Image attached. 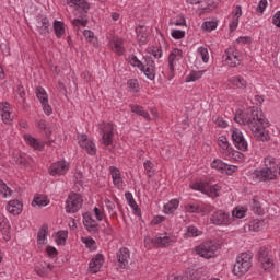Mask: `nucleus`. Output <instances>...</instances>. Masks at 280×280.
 Here are the masks:
<instances>
[{"label":"nucleus","mask_w":280,"mask_h":280,"mask_svg":"<svg viewBox=\"0 0 280 280\" xmlns=\"http://www.w3.org/2000/svg\"><path fill=\"white\" fill-rule=\"evenodd\" d=\"M83 36L88 40V43H93V45H95V40H96L95 33H93L92 31H89V30H84Z\"/></svg>","instance_id":"13d9d810"},{"label":"nucleus","mask_w":280,"mask_h":280,"mask_svg":"<svg viewBox=\"0 0 280 280\" xmlns=\"http://www.w3.org/2000/svg\"><path fill=\"white\" fill-rule=\"evenodd\" d=\"M52 27L57 38H62V36H65V22L55 20Z\"/></svg>","instance_id":"c9c22d12"},{"label":"nucleus","mask_w":280,"mask_h":280,"mask_svg":"<svg viewBox=\"0 0 280 280\" xmlns=\"http://www.w3.org/2000/svg\"><path fill=\"white\" fill-rule=\"evenodd\" d=\"M184 54L183 50L178 48H174L167 58L168 69L166 70V78L167 80H174V72L176 71V67L180 65V60H183Z\"/></svg>","instance_id":"20e7f679"},{"label":"nucleus","mask_w":280,"mask_h":280,"mask_svg":"<svg viewBox=\"0 0 280 280\" xmlns=\"http://www.w3.org/2000/svg\"><path fill=\"white\" fill-rule=\"evenodd\" d=\"M67 172H69V164H67V161H57L49 167L50 176H65Z\"/></svg>","instance_id":"a211bd4d"},{"label":"nucleus","mask_w":280,"mask_h":280,"mask_svg":"<svg viewBox=\"0 0 280 280\" xmlns=\"http://www.w3.org/2000/svg\"><path fill=\"white\" fill-rule=\"evenodd\" d=\"M197 58H200L205 65L209 62V49L207 47H199L197 49Z\"/></svg>","instance_id":"79ce46f5"},{"label":"nucleus","mask_w":280,"mask_h":280,"mask_svg":"<svg viewBox=\"0 0 280 280\" xmlns=\"http://www.w3.org/2000/svg\"><path fill=\"white\" fill-rule=\"evenodd\" d=\"M127 86L130 93H139V81L137 79H129Z\"/></svg>","instance_id":"8fccbe9b"},{"label":"nucleus","mask_w":280,"mask_h":280,"mask_svg":"<svg viewBox=\"0 0 280 280\" xmlns=\"http://www.w3.org/2000/svg\"><path fill=\"white\" fill-rule=\"evenodd\" d=\"M218 145L220 148L221 154H223L224 159L228 161H231V159H235V154H237V151L231 147V143L229 142V138L226 136H220L218 138Z\"/></svg>","instance_id":"9d476101"},{"label":"nucleus","mask_w":280,"mask_h":280,"mask_svg":"<svg viewBox=\"0 0 280 280\" xmlns=\"http://www.w3.org/2000/svg\"><path fill=\"white\" fill-rule=\"evenodd\" d=\"M129 62H130V65L132 66V67H137L138 69H143V62H141V60H139V58H137V56H135V55H131L130 57H129Z\"/></svg>","instance_id":"4d7b16f0"},{"label":"nucleus","mask_w":280,"mask_h":280,"mask_svg":"<svg viewBox=\"0 0 280 280\" xmlns=\"http://www.w3.org/2000/svg\"><path fill=\"white\" fill-rule=\"evenodd\" d=\"M35 93L40 104H45L46 102H49V96L47 95V91H45L42 86L36 88Z\"/></svg>","instance_id":"a19ab883"},{"label":"nucleus","mask_w":280,"mask_h":280,"mask_svg":"<svg viewBox=\"0 0 280 280\" xmlns=\"http://www.w3.org/2000/svg\"><path fill=\"white\" fill-rule=\"evenodd\" d=\"M218 250V246H215L212 242H206L195 248V252L199 257H203V259H211L215 257V252Z\"/></svg>","instance_id":"ddd939ff"},{"label":"nucleus","mask_w":280,"mask_h":280,"mask_svg":"<svg viewBox=\"0 0 280 280\" xmlns=\"http://www.w3.org/2000/svg\"><path fill=\"white\" fill-rule=\"evenodd\" d=\"M1 118L3 124H12L14 115H12V106L10 103H0Z\"/></svg>","instance_id":"6ab92c4d"},{"label":"nucleus","mask_w":280,"mask_h":280,"mask_svg":"<svg viewBox=\"0 0 280 280\" xmlns=\"http://www.w3.org/2000/svg\"><path fill=\"white\" fill-rule=\"evenodd\" d=\"M224 58L229 67H240L242 65V52L235 47L225 49Z\"/></svg>","instance_id":"f8f14e48"},{"label":"nucleus","mask_w":280,"mask_h":280,"mask_svg":"<svg viewBox=\"0 0 280 280\" xmlns=\"http://www.w3.org/2000/svg\"><path fill=\"white\" fill-rule=\"evenodd\" d=\"M249 231H253L254 233H259V231H264V226H266V222L264 220H253L248 224Z\"/></svg>","instance_id":"f704fd0d"},{"label":"nucleus","mask_w":280,"mask_h":280,"mask_svg":"<svg viewBox=\"0 0 280 280\" xmlns=\"http://www.w3.org/2000/svg\"><path fill=\"white\" fill-rule=\"evenodd\" d=\"M203 32H213V30H218V22L215 21H207L201 25Z\"/></svg>","instance_id":"09e8293b"},{"label":"nucleus","mask_w":280,"mask_h":280,"mask_svg":"<svg viewBox=\"0 0 280 280\" xmlns=\"http://www.w3.org/2000/svg\"><path fill=\"white\" fill-rule=\"evenodd\" d=\"M42 108H43L45 115H47V116H49V115H51V113H54V109L49 105V102L42 103Z\"/></svg>","instance_id":"338daca9"},{"label":"nucleus","mask_w":280,"mask_h":280,"mask_svg":"<svg viewBox=\"0 0 280 280\" xmlns=\"http://www.w3.org/2000/svg\"><path fill=\"white\" fill-rule=\"evenodd\" d=\"M47 231L49 226L42 225L37 232V246H45L47 244Z\"/></svg>","instance_id":"2f4dec72"},{"label":"nucleus","mask_w":280,"mask_h":280,"mask_svg":"<svg viewBox=\"0 0 280 280\" xmlns=\"http://www.w3.org/2000/svg\"><path fill=\"white\" fill-rule=\"evenodd\" d=\"M47 205H49V201L45 196L35 197L32 201V207H47Z\"/></svg>","instance_id":"37998d69"},{"label":"nucleus","mask_w":280,"mask_h":280,"mask_svg":"<svg viewBox=\"0 0 280 280\" xmlns=\"http://www.w3.org/2000/svg\"><path fill=\"white\" fill-rule=\"evenodd\" d=\"M35 27L39 36L47 38V36L49 35V30L51 28V22H49V19L47 16L38 15L35 19Z\"/></svg>","instance_id":"4468645a"},{"label":"nucleus","mask_w":280,"mask_h":280,"mask_svg":"<svg viewBox=\"0 0 280 280\" xmlns=\"http://www.w3.org/2000/svg\"><path fill=\"white\" fill-rule=\"evenodd\" d=\"M222 190V187H220V185L215 184L213 186H206V191H203V194H206V196H209L210 198H218L220 196V191Z\"/></svg>","instance_id":"473e14b6"},{"label":"nucleus","mask_w":280,"mask_h":280,"mask_svg":"<svg viewBox=\"0 0 280 280\" xmlns=\"http://www.w3.org/2000/svg\"><path fill=\"white\" fill-rule=\"evenodd\" d=\"M176 236L167 232L160 233L152 240V244L158 248H167V246H172L176 244Z\"/></svg>","instance_id":"1a4fd4ad"},{"label":"nucleus","mask_w":280,"mask_h":280,"mask_svg":"<svg viewBox=\"0 0 280 280\" xmlns=\"http://www.w3.org/2000/svg\"><path fill=\"white\" fill-rule=\"evenodd\" d=\"M81 242L86 246V248H90V250H95V240H93V237H82Z\"/></svg>","instance_id":"5fc2aeb1"},{"label":"nucleus","mask_w":280,"mask_h":280,"mask_svg":"<svg viewBox=\"0 0 280 280\" xmlns=\"http://www.w3.org/2000/svg\"><path fill=\"white\" fill-rule=\"evenodd\" d=\"M137 40L140 45H145L148 42V33H145V28L143 26L136 27Z\"/></svg>","instance_id":"4c0bfd02"},{"label":"nucleus","mask_w":280,"mask_h":280,"mask_svg":"<svg viewBox=\"0 0 280 280\" xmlns=\"http://www.w3.org/2000/svg\"><path fill=\"white\" fill-rule=\"evenodd\" d=\"M24 140L27 145H31L34 150H43L45 148V142L32 137L31 135H24Z\"/></svg>","instance_id":"c756f323"},{"label":"nucleus","mask_w":280,"mask_h":280,"mask_svg":"<svg viewBox=\"0 0 280 280\" xmlns=\"http://www.w3.org/2000/svg\"><path fill=\"white\" fill-rule=\"evenodd\" d=\"M211 167H212V170H217L218 172H224V170H226V163H224L220 159H214L211 162Z\"/></svg>","instance_id":"a18cd8bd"},{"label":"nucleus","mask_w":280,"mask_h":280,"mask_svg":"<svg viewBox=\"0 0 280 280\" xmlns=\"http://www.w3.org/2000/svg\"><path fill=\"white\" fill-rule=\"evenodd\" d=\"M253 266V253L245 252L236 257V261L233 267V272L236 277H242L250 270Z\"/></svg>","instance_id":"7ed1b4c3"},{"label":"nucleus","mask_w":280,"mask_h":280,"mask_svg":"<svg viewBox=\"0 0 280 280\" xmlns=\"http://www.w3.org/2000/svg\"><path fill=\"white\" fill-rule=\"evenodd\" d=\"M78 143L90 156L97 154V147H95V142H93L89 136L84 133L78 135Z\"/></svg>","instance_id":"2eb2a0df"},{"label":"nucleus","mask_w":280,"mask_h":280,"mask_svg":"<svg viewBox=\"0 0 280 280\" xmlns=\"http://www.w3.org/2000/svg\"><path fill=\"white\" fill-rule=\"evenodd\" d=\"M143 167H144L147 176L149 178H152L154 176V164L152 163V161H150V160L144 161Z\"/></svg>","instance_id":"49530a36"},{"label":"nucleus","mask_w":280,"mask_h":280,"mask_svg":"<svg viewBox=\"0 0 280 280\" xmlns=\"http://www.w3.org/2000/svg\"><path fill=\"white\" fill-rule=\"evenodd\" d=\"M46 253L48 255V257H58V249H56V247L51 246V245H48L46 247Z\"/></svg>","instance_id":"680f3d73"},{"label":"nucleus","mask_w":280,"mask_h":280,"mask_svg":"<svg viewBox=\"0 0 280 280\" xmlns=\"http://www.w3.org/2000/svg\"><path fill=\"white\" fill-rule=\"evenodd\" d=\"M109 174L112 176L113 185L117 189H121L124 187V178L121 177V171L116 166H109Z\"/></svg>","instance_id":"412c9836"},{"label":"nucleus","mask_w":280,"mask_h":280,"mask_svg":"<svg viewBox=\"0 0 280 280\" xmlns=\"http://www.w3.org/2000/svg\"><path fill=\"white\" fill-rule=\"evenodd\" d=\"M257 258L260 264V268L265 270V272H270L272 268H275V259L270 252H268L267 247H260L257 253Z\"/></svg>","instance_id":"6e6552de"},{"label":"nucleus","mask_w":280,"mask_h":280,"mask_svg":"<svg viewBox=\"0 0 280 280\" xmlns=\"http://www.w3.org/2000/svg\"><path fill=\"white\" fill-rule=\"evenodd\" d=\"M147 51L155 59L163 58V48L161 47H150L147 49Z\"/></svg>","instance_id":"de8ad7c7"},{"label":"nucleus","mask_w":280,"mask_h":280,"mask_svg":"<svg viewBox=\"0 0 280 280\" xmlns=\"http://www.w3.org/2000/svg\"><path fill=\"white\" fill-rule=\"evenodd\" d=\"M228 82L234 86V89H238L240 91H245L248 86V82L240 75L231 77Z\"/></svg>","instance_id":"bb28decb"},{"label":"nucleus","mask_w":280,"mask_h":280,"mask_svg":"<svg viewBox=\"0 0 280 280\" xmlns=\"http://www.w3.org/2000/svg\"><path fill=\"white\" fill-rule=\"evenodd\" d=\"M51 268H52L51 264L44 262L35 267V272L39 277H45V275H48V272H51Z\"/></svg>","instance_id":"72a5a7b5"},{"label":"nucleus","mask_w":280,"mask_h":280,"mask_svg":"<svg viewBox=\"0 0 280 280\" xmlns=\"http://www.w3.org/2000/svg\"><path fill=\"white\" fill-rule=\"evenodd\" d=\"M185 211L187 213H200V206L196 205V203H187L185 206Z\"/></svg>","instance_id":"6e6d98bb"},{"label":"nucleus","mask_w":280,"mask_h":280,"mask_svg":"<svg viewBox=\"0 0 280 280\" xmlns=\"http://www.w3.org/2000/svg\"><path fill=\"white\" fill-rule=\"evenodd\" d=\"M83 226L89 231V233H97V221L91 215V213L83 214Z\"/></svg>","instance_id":"5701e85b"},{"label":"nucleus","mask_w":280,"mask_h":280,"mask_svg":"<svg viewBox=\"0 0 280 280\" xmlns=\"http://www.w3.org/2000/svg\"><path fill=\"white\" fill-rule=\"evenodd\" d=\"M202 230L198 229L196 225L186 226L185 233L183 234L184 240H191L202 236Z\"/></svg>","instance_id":"cd10ccee"},{"label":"nucleus","mask_w":280,"mask_h":280,"mask_svg":"<svg viewBox=\"0 0 280 280\" xmlns=\"http://www.w3.org/2000/svg\"><path fill=\"white\" fill-rule=\"evenodd\" d=\"M105 207L110 215H115V202L110 201V199H105Z\"/></svg>","instance_id":"052dcab7"},{"label":"nucleus","mask_w":280,"mask_h":280,"mask_svg":"<svg viewBox=\"0 0 280 280\" xmlns=\"http://www.w3.org/2000/svg\"><path fill=\"white\" fill-rule=\"evenodd\" d=\"M249 205L253 211L258 212L259 209H261V203L259 202L258 199H256V197L250 200Z\"/></svg>","instance_id":"e2e57ef3"},{"label":"nucleus","mask_w":280,"mask_h":280,"mask_svg":"<svg viewBox=\"0 0 280 280\" xmlns=\"http://www.w3.org/2000/svg\"><path fill=\"white\" fill-rule=\"evenodd\" d=\"M102 143L104 145H110L113 143V125L110 122L103 125Z\"/></svg>","instance_id":"393cba45"},{"label":"nucleus","mask_w":280,"mask_h":280,"mask_svg":"<svg viewBox=\"0 0 280 280\" xmlns=\"http://www.w3.org/2000/svg\"><path fill=\"white\" fill-rule=\"evenodd\" d=\"M206 72L207 70H191L189 74L186 77V82H198V80H200V78H202V75H205Z\"/></svg>","instance_id":"e433bc0d"},{"label":"nucleus","mask_w":280,"mask_h":280,"mask_svg":"<svg viewBox=\"0 0 280 280\" xmlns=\"http://www.w3.org/2000/svg\"><path fill=\"white\" fill-rule=\"evenodd\" d=\"M0 195L3 198H10L12 196V190L10 187H8V184L5 182L0 179Z\"/></svg>","instance_id":"c03bdc74"},{"label":"nucleus","mask_w":280,"mask_h":280,"mask_svg":"<svg viewBox=\"0 0 280 280\" xmlns=\"http://www.w3.org/2000/svg\"><path fill=\"white\" fill-rule=\"evenodd\" d=\"M14 162L16 165H22V167H30V159L24 155H15Z\"/></svg>","instance_id":"603ef678"},{"label":"nucleus","mask_w":280,"mask_h":280,"mask_svg":"<svg viewBox=\"0 0 280 280\" xmlns=\"http://www.w3.org/2000/svg\"><path fill=\"white\" fill-rule=\"evenodd\" d=\"M168 25H175V27H186L187 21L185 20L184 15H177L176 19L170 20Z\"/></svg>","instance_id":"ea45409f"},{"label":"nucleus","mask_w":280,"mask_h":280,"mask_svg":"<svg viewBox=\"0 0 280 280\" xmlns=\"http://www.w3.org/2000/svg\"><path fill=\"white\" fill-rule=\"evenodd\" d=\"M131 113H135V115H139V117H142V119H145V121H152V118L150 117V114L143 106L140 105H130Z\"/></svg>","instance_id":"7c9ffc66"},{"label":"nucleus","mask_w":280,"mask_h":280,"mask_svg":"<svg viewBox=\"0 0 280 280\" xmlns=\"http://www.w3.org/2000/svg\"><path fill=\"white\" fill-rule=\"evenodd\" d=\"M171 36L172 38H175V40H180L182 38H185V31L173 30Z\"/></svg>","instance_id":"bf43d9fd"},{"label":"nucleus","mask_w":280,"mask_h":280,"mask_svg":"<svg viewBox=\"0 0 280 280\" xmlns=\"http://www.w3.org/2000/svg\"><path fill=\"white\" fill-rule=\"evenodd\" d=\"M140 71L144 73L148 80H154L156 78V63L150 57H147L144 58L143 68H140Z\"/></svg>","instance_id":"dca6fc26"},{"label":"nucleus","mask_w":280,"mask_h":280,"mask_svg":"<svg viewBox=\"0 0 280 280\" xmlns=\"http://www.w3.org/2000/svg\"><path fill=\"white\" fill-rule=\"evenodd\" d=\"M238 25H240V20H237V18H233L229 24L230 32H235V30H237Z\"/></svg>","instance_id":"69168bd1"},{"label":"nucleus","mask_w":280,"mask_h":280,"mask_svg":"<svg viewBox=\"0 0 280 280\" xmlns=\"http://www.w3.org/2000/svg\"><path fill=\"white\" fill-rule=\"evenodd\" d=\"M272 23H273V25H276V27H280V11L275 13V15L272 18Z\"/></svg>","instance_id":"774afa93"},{"label":"nucleus","mask_w":280,"mask_h":280,"mask_svg":"<svg viewBox=\"0 0 280 280\" xmlns=\"http://www.w3.org/2000/svg\"><path fill=\"white\" fill-rule=\"evenodd\" d=\"M180 201L178 199H171L163 207V213L165 215H172L178 209Z\"/></svg>","instance_id":"c85d7f7f"},{"label":"nucleus","mask_w":280,"mask_h":280,"mask_svg":"<svg viewBox=\"0 0 280 280\" xmlns=\"http://www.w3.org/2000/svg\"><path fill=\"white\" fill-rule=\"evenodd\" d=\"M231 136L234 147L241 152H246L248 150V141L244 137V132L238 128L231 129Z\"/></svg>","instance_id":"9b49d317"},{"label":"nucleus","mask_w":280,"mask_h":280,"mask_svg":"<svg viewBox=\"0 0 280 280\" xmlns=\"http://www.w3.org/2000/svg\"><path fill=\"white\" fill-rule=\"evenodd\" d=\"M223 172H225V174H228L229 176H232V174H235V172H237V166L225 164V168H223Z\"/></svg>","instance_id":"0e129e2a"},{"label":"nucleus","mask_w":280,"mask_h":280,"mask_svg":"<svg viewBox=\"0 0 280 280\" xmlns=\"http://www.w3.org/2000/svg\"><path fill=\"white\" fill-rule=\"evenodd\" d=\"M210 224L215 226H229L233 224V217L224 210H217L210 215Z\"/></svg>","instance_id":"0eeeda50"},{"label":"nucleus","mask_w":280,"mask_h":280,"mask_svg":"<svg viewBox=\"0 0 280 280\" xmlns=\"http://www.w3.org/2000/svg\"><path fill=\"white\" fill-rule=\"evenodd\" d=\"M108 46L110 47L112 51L117 54L118 56H124L126 48L124 47V39L119 37H114Z\"/></svg>","instance_id":"b1692460"},{"label":"nucleus","mask_w":280,"mask_h":280,"mask_svg":"<svg viewBox=\"0 0 280 280\" xmlns=\"http://www.w3.org/2000/svg\"><path fill=\"white\" fill-rule=\"evenodd\" d=\"M67 237H69V232L59 231L56 234L55 242L58 246H65V244H67Z\"/></svg>","instance_id":"58836bf2"},{"label":"nucleus","mask_w":280,"mask_h":280,"mask_svg":"<svg viewBox=\"0 0 280 280\" xmlns=\"http://www.w3.org/2000/svg\"><path fill=\"white\" fill-rule=\"evenodd\" d=\"M102 266H104V256L102 254H97L89 264V272L95 275L100 272Z\"/></svg>","instance_id":"4be33fe9"},{"label":"nucleus","mask_w":280,"mask_h":280,"mask_svg":"<svg viewBox=\"0 0 280 280\" xmlns=\"http://www.w3.org/2000/svg\"><path fill=\"white\" fill-rule=\"evenodd\" d=\"M84 205V199L82 195L70 192L66 200V213H78Z\"/></svg>","instance_id":"423d86ee"},{"label":"nucleus","mask_w":280,"mask_h":280,"mask_svg":"<svg viewBox=\"0 0 280 280\" xmlns=\"http://www.w3.org/2000/svg\"><path fill=\"white\" fill-rule=\"evenodd\" d=\"M62 1L69 8H73V10L81 12V14H88L89 10H91V4H89L86 0H62Z\"/></svg>","instance_id":"f3484780"},{"label":"nucleus","mask_w":280,"mask_h":280,"mask_svg":"<svg viewBox=\"0 0 280 280\" xmlns=\"http://www.w3.org/2000/svg\"><path fill=\"white\" fill-rule=\"evenodd\" d=\"M233 218H238V220H242V218H246V209H244L242 207H236L232 211V219Z\"/></svg>","instance_id":"864d4df0"},{"label":"nucleus","mask_w":280,"mask_h":280,"mask_svg":"<svg viewBox=\"0 0 280 280\" xmlns=\"http://www.w3.org/2000/svg\"><path fill=\"white\" fill-rule=\"evenodd\" d=\"M255 113H259V109L252 107L248 109L247 113H244L242 109H237L235 115H234V121H236V124H240L241 126H248V128L250 129V125L257 121V117H255V115H253Z\"/></svg>","instance_id":"39448f33"},{"label":"nucleus","mask_w":280,"mask_h":280,"mask_svg":"<svg viewBox=\"0 0 280 280\" xmlns=\"http://www.w3.org/2000/svg\"><path fill=\"white\" fill-rule=\"evenodd\" d=\"M253 115L256 117V121L250 125V130L254 137L258 141H270V133L266 130V127H268V119L264 117L261 112H254Z\"/></svg>","instance_id":"f03ea898"},{"label":"nucleus","mask_w":280,"mask_h":280,"mask_svg":"<svg viewBox=\"0 0 280 280\" xmlns=\"http://www.w3.org/2000/svg\"><path fill=\"white\" fill-rule=\"evenodd\" d=\"M264 167L255 168L247 172V180L250 185H259V183H269V180H277L280 176V163L277 158L267 155L264 158Z\"/></svg>","instance_id":"f257e3e1"},{"label":"nucleus","mask_w":280,"mask_h":280,"mask_svg":"<svg viewBox=\"0 0 280 280\" xmlns=\"http://www.w3.org/2000/svg\"><path fill=\"white\" fill-rule=\"evenodd\" d=\"M7 211L12 215H21L23 203L16 199L10 200L7 205Z\"/></svg>","instance_id":"a878e982"},{"label":"nucleus","mask_w":280,"mask_h":280,"mask_svg":"<svg viewBox=\"0 0 280 280\" xmlns=\"http://www.w3.org/2000/svg\"><path fill=\"white\" fill-rule=\"evenodd\" d=\"M190 189H194V191H201V194H205L207 191V183L205 182H196L190 184Z\"/></svg>","instance_id":"3c124183"},{"label":"nucleus","mask_w":280,"mask_h":280,"mask_svg":"<svg viewBox=\"0 0 280 280\" xmlns=\"http://www.w3.org/2000/svg\"><path fill=\"white\" fill-rule=\"evenodd\" d=\"M117 261L120 268H128L130 264V249L121 247L117 253Z\"/></svg>","instance_id":"aec40b11"}]
</instances>
